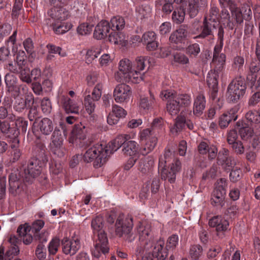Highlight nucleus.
I'll list each match as a JSON object with an SVG mask.
<instances>
[{"label": "nucleus", "instance_id": "nucleus-1", "mask_svg": "<svg viewBox=\"0 0 260 260\" xmlns=\"http://www.w3.org/2000/svg\"><path fill=\"white\" fill-rule=\"evenodd\" d=\"M44 165V162H41L39 159L33 158L29 160L22 174H20L18 170L12 172L9 179L10 191L13 193L19 192V189L23 186L24 182H30L32 179L38 176Z\"/></svg>", "mask_w": 260, "mask_h": 260}, {"label": "nucleus", "instance_id": "nucleus-2", "mask_svg": "<svg viewBox=\"0 0 260 260\" xmlns=\"http://www.w3.org/2000/svg\"><path fill=\"white\" fill-rule=\"evenodd\" d=\"M91 227L93 233L97 234L98 237L92 252L93 255L98 258L101 252L106 254L109 252L108 239L104 230L103 218L100 215L96 216L91 220Z\"/></svg>", "mask_w": 260, "mask_h": 260}, {"label": "nucleus", "instance_id": "nucleus-3", "mask_svg": "<svg viewBox=\"0 0 260 260\" xmlns=\"http://www.w3.org/2000/svg\"><path fill=\"white\" fill-rule=\"evenodd\" d=\"M136 231L144 250H150L159 240L154 241L151 224L148 221H140L136 226Z\"/></svg>", "mask_w": 260, "mask_h": 260}, {"label": "nucleus", "instance_id": "nucleus-4", "mask_svg": "<svg viewBox=\"0 0 260 260\" xmlns=\"http://www.w3.org/2000/svg\"><path fill=\"white\" fill-rule=\"evenodd\" d=\"M132 62L128 59L124 58L118 63V71L115 73L114 78L119 82H125L135 83V77Z\"/></svg>", "mask_w": 260, "mask_h": 260}, {"label": "nucleus", "instance_id": "nucleus-5", "mask_svg": "<svg viewBox=\"0 0 260 260\" xmlns=\"http://www.w3.org/2000/svg\"><path fill=\"white\" fill-rule=\"evenodd\" d=\"M170 151L166 152L165 154V160H159L158 169L161 171V178L165 180H168L170 183H174L176 180V175L181 170V162L178 160H175L167 169V157L170 153Z\"/></svg>", "mask_w": 260, "mask_h": 260}, {"label": "nucleus", "instance_id": "nucleus-6", "mask_svg": "<svg viewBox=\"0 0 260 260\" xmlns=\"http://www.w3.org/2000/svg\"><path fill=\"white\" fill-rule=\"evenodd\" d=\"M246 85L244 80L239 78L233 80L229 85L226 96L229 101L237 102L245 94Z\"/></svg>", "mask_w": 260, "mask_h": 260}, {"label": "nucleus", "instance_id": "nucleus-7", "mask_svg": "<svg viewBox=\"0 0 260 260\" xmlns=\"http://www.w3.org/2000/svg\"><path fill=\"white\" fill-rule=\"evenodd\" d=\"M87 128L84 125L80 123L74 125L71 134L69 142L76 144L80 147H84L87 145L86 138Z\"/></svg>", "mask_w": 260, "mask_h": 260}, {"label": "nucleus", "instance_id": "nucleus-8", "mask_svg": "<svg viewBox=\"0 0 260 260\" xmlns=\"http://www.w3.org/2000/svg\"><path fill=\"white\" fill-rule=\"evenodd\" d=\"M133 226V218L131 215L125 216L120 214L115 223V233L119 237L129 234Z\"/></svg>", "mask_w": 260, "mask_h": 260}, {"label": "nucleus", "instance_id": "nucleus-9", "mask_svg": "<svg viewBox=\"0 0 260 260\" xmlns=\"http://www.w3.org/2000/svg\"><path fill=\"white\" fill-rule=\"evenodd\" d=\"M226 180L221 178L217 182L216 186L212 195V204L215 206H222L224 205L226 188Z\"/></svg>", "mask_w": 260, "mask_h": 260}, {"label": "nucleus", "instance_id": "nucleus-10", "mask_svg": "<svg viewBox=\"0 0 260 260\" xmlns=\"http://www.w3.org/2000/svg\"><path fill=\"white\" fill-rule=\"evenodd\" d=\"M91 152L95 155V161L94 166L96 168L101 167L107 161L108 157L110 155V150L108 147H105L102 144H96L92 147Z\"/></svg>", "mask_w": 260, "mask_h": 260}, {"label": "nucleus", "instance_id": "nucleus-11", "mask_svg": "<svg viewBox=\"0 0 260 260\" xmlns=\"http://www.w3.org/2000/svg\"><path fill=\"white\" fill-rule=\"evenodd\" d=\"M50 149L51 152L59 157L63 156L66 150L63 144V138L59 131H54L51 138Z\"/></svg>", "mask_w": 260, "mask_h": 260}, {"label": "nucleus", "instance_id": "nucleus-12", "mask_svg": "<svg viewBox=\"0 0 260 260\" xmlns=\"http://www.w3.org/2000/svg\"><path fill=\"white\" fill-rule=\"evenodd\" d=\"M160 97L162 100H168L167 111L171 115H176L180 110L177 100L173 95V92L169 90H163L160 94Z\"/></svg>", "mask_w": 260, "mask_h": 260}, {"label": "nucleus", "instance_id": "nucleus-13", "mask_svg": "<svg viewBox=\"0 0 260 260\" xmlns=\"http://www.w3.org/2000/svg\"><path fill=\"white\" fill-rule=\"evenodd\" d=\"M131 88L125 84L117 85L113 91L114 100L117 103H127L132 97Z\"/></svg>", "mask_w": 260, "mask_h": 260}, {"label": "nucleus", "instance_id": "nucleus-14", "mask_svg": "<svg viewBox=\"0 0 260 260\" xmlns=\"http://www.w3.org/2000/svg\"><path fill=\"white\" fill-rule=\"evenodd\" d=\"M58 103L64 109L66 113L79 114L80 108L77 103L73 101L68 96L64 95H61L59 96Z\"/></svg>", "mask_w": 260, "mask_h": 260}, {"label": "nucleus", "instance_id": "nucleus-15", "mask_svg": "<svg viewBox=\"0 0 260 260\" xmlns=\"http://www.w3.org/2000/svg\"><path fill=\"white\" fill-rule=\"evenodd\" d=\"M146 58L145 56L137 57L133 64L134 74L135 77L133 78L135 79V83H138L144 79V74H142L141 72L143 71L146 66Z\"/></svg>", "mask_w": 260, "mask_h": 260}, {"label": "nucleus", "instance_id": "nucleus-16", "mask_svg": "<svg viewBox=\"0 0 260 260\" xmlns=\"http://www.w3.org/2000/svg\"><path fill=\"white\" fill-rule=\"evenodd\" d=\"M80 240L77 237H73L70 240H65L62 242V251L66 254L73 255L80 248Z\"/></svg>", "mask_w": 260, "mask_h": 260}, {"label": "nucleus", "instance_id": "nucleus-17", "mask_svg": "<svg viewBox=\"0 0 260 260\" xmlns=\"http://www.w3.org/2000/svg\"><path fill=\"white\" fill-rule=\"evenodd\" d=\"M110 29V25L108 21L102 20L95 26L93 36L98 40L104 39L109 33Z\"/></svg>", "mask_w": 260, "mask_h": 260}, {"label": "nucleus", "instance_id": "nucleus-18", "mask_svg": "<svg viewBox=\"0 0 260 260\" xmlns=\"http://www.w3.org/2000/svg\"><path fill=\"white\" fill-rule=\"evenodd\" d=\"M237 111L236 108L231 109L219 117L218 124L221 128L228 127L232 120L235 121L237 119Z\"/></svg>", "mask_w": 260, "mask_h": 260}, {"label": "nucleus", "instance_id": "nucleus-19", "mask_svg": "<svg viewBox=\"0 0 260 260\" xmlns=\"http://www.w3.org/2000/svg\"><path fill=\"white\" fill-rule=\"evenodd\" d=\"M210 226L215 228L217 232H224L227 230L229 223L228 221L221 216L212 217L209 221Z\"/></svg>", "mask_w": 260, "mask_h": 260}, {"label": "nucleus", "instance_id": "nucleus-20", "mask_svg": "<svg viewBox=\"0 0 260 260\" xmlns=\"http://www.w3.org/2000/svg\"><path fill=\"white\" fill-rule=\"evenodd\" d=\"M154 166V159L151 156L141 158L138 165V170L143 174H146L151 171Z\"/></svg>", "mask_w": 260, "mask_h": 260}, {"label": "nucleus", "instance_id": "nucleus-21", "mask_svg": "<svg viewBox=\"0 0 260 260\" xmlns=\"http://www.w3.org/2000/svg\"><path fill=\"white\" fill-rule=\"evenodd\" d=\"M109 41L111 43L119 45L122 47L126 46L128 43V37L120 31L111 32L109 35Z\"/></svg>", "mask_w": 260, "mask_h": 260}, {"label": "nucleus", "instance_id": "nucleus-22", "mask_svg": "<svg viewBox=\"0 0 260 260\" xmlns=\"http://www.w3.org/2000/svg\"><path fill=\"white\" fill-rule=\"evenodd\" d=\"M9 241L12 246L7 251L5 256V260H13L14 257L19 253V249L17 244L18 243V239L14 235L10 236Z\"/></svg>", "mask_w": 260, "mask_h": 260}, {"label": "nucleus", "instance_id": "nucleus-23", "mask_svg": "<svg viewBox=\"0 0 260 260\" xmlns=\"http://www.w3.org/2000/svg\"><path fill=\"white\" fill-rule=\"evenodd\" d=\"M206 107L205 97L203 94H199L194 99L193 107V114L196 116L203 114Z\"/></svg>", "mask_w": 260, "mask_h": 260}, {"label": "nucleus", "instance_id": "nucleus-24", "mask_svg": "<svg viewBox=\"0 0 260 260\" xmlns=\"http://www.w3.org/2000/svg\"><path fill=\"white\" fill-rule=\"evenodd\" d=\"M48 237V233L47 232L42 233L39 236V239L41 243L37 246L36 254L37 257L41 260L45 259L46 257V249L43 242H47Z\"/></svg>", "mask_w": 260, "mask_h": 260}, {"label": "nucleus", "instance_id": "nucleus-25", "mask_svg": "<svg viewBox=\"0 0 260 260\" xmlns=\"http://www.w3.org/2000/svg\"><path fill=\"white\" fill-rule=\"evenodd\" d=\"M245 118L254 128L255 134L260 135V115L258 111H249L246 114Z\"/></svg>", "mask_w": 260, "mask_h": 260}, {"label": "nucleus", "instance_id": "nucleus-26", "mask_svg": "<svg viewBox=\"0 0 260 260\" xmlns=\"http://www.w3.org/2000/svg\"><path fill=\"white\" fill-rule=\"evenodd\" d=\"M218 25L216 22H212L207 20L206 17L205 18L203 25L202 27V32L198 36L193 37L194 39L205 38L208 36L212 35V30Z\"/></svg>", "mask_w": 260, "mask_h": 260}, {"label": "nucleus", "instance_id": "nucleus-27", "mask_svg": "<svg viewBox=\"0 0 260 260\" xmlns=\"http://www.w3.org/2000/svg\"><path fill=\"white\" fill-rule=\"evenodd\" d=\"M30 231V226L26 224L20 225L17 231L20 238L26 245L29 244L32 241L33 238L32 235L29 233Z\"/></svg>", "mask_w": 260, "mask_h": 260}, {"label": "nucleus", "instance_id": "nucleus-28", "mask_svg": "<svg viewBox=\"0 0 260 260\" xmlns=\"http://www.w3.org/2000/svg\"><path fill=\"white\" fill-rule=\"evenodd\" d=\"M187 37V30L184 26H181L174 31L170 37L171 42L176 44L182 43Z\"/></svg>", "mask_w": 260, "mask_h": 260}, {"label": "nucleus", "instance_id": "nucleus-29", "mask_svg": "<svg viewBox=\"0 0 260 260\" xmlns=\"http://www.w3.org/2000/svg\"><path fill=\"white\" fill-rule=\"evenodd\" d=\"M38 127L42 134L49 135L53 131L54 125L51 120L48 118H44L39 121Z\"/></svg>", "mask_w": 260, "mask_h": 260}, {"label": "nucleus", "instance_id": "nucleus-30", "mask_svg": "<svg viewBox=\"0 0 260 260\" xmlns=\"http://www.w3.org/2000/svg\"><path fill=\"white\" fill-rule=\"evenodd\" d=\"M164 245V241L160 239L154 245L153 254L157 258V260H166V258L168 256V252L165 250H163Z\"/></svg>", "mask_w": 260, "mask_h": 260}, {"label": "nucleus", "instance_id": "nucleus-31", "mask_svg": "<svg viewBox=\"0 0 260 260\" xmlns=\"http://www.w3.org/2000/svg\"><path fill=\"white\" fill-rule=\"evenodd\" d=\"M239 133L241 139L244 141H250L251 139L255 140L256 138H252L255 134V130L253 127L252 128L243 125L239 129Z\"/></svg>", "mask_w": 260, "mask_h": 260}, {"label": "nucleus", "instance_id": "nucleus-32", "mask_svg": "<svg viewBox=\"0 0 260 260\" xmlns=\"http://www.w3.org/2000/svg\"><path fill=\"white\" fill-rule=\"evenodd\" d=\"M138 145L135 141H127L122 149L123 153L129 156H137Z\"/></svg>", "mask_w": 260, "mask_h": 260}, {"label": "nucleus", "instance_id": "nucleus-33", "mask_svg": "<svg viewBox=\"0 0 260 260\" xmlns=\"http://www.w3.org/2000/svg\"><path fill=\"white\" fill-rule=\"evenodd\" d=\"M49 15L54 20L61 21L68 16V12L62 8L54 7L49 12Z\"/></svg>", "mask_w": 260, "mask_h": 260}, {"label": "nucleus", "instance_id": "nucleus-34", "mask_svg": "<svg viewBox=\"0 0 260 260\" xmlns=\"http://www.w3.org/2000/svg\"><path fill=\"white\" fill-rule=\"evenodd\" d=\"M110 25L113 31H120L125 25V21L123 17L120 16L113 17L110 20Z\"/></svg>", "mask_w": 260, "mask_h": 260}, {"label": "nucleus", "instance_id": "nucleus-35", "mask_svg": "<svg viewBox=\"0 0 260 260\" xmlns=\"http://www.w3.org/2000/svg\"><path fill=\"white\" fill-rule=\"evenodd\" d=\"M186 121L185 112L182 111L180 115L176 119V123L170 129L171 133L174 135H177L184 126V122Z\"/></svg>", "mask_w": 260, "mask_h": 260}, {"label": "nucleus", "instance_id": "nucleus-36", "mask_svg": "<svg viewBox=\"0 0 260 260\" xmlns=\"http://www.w3.org/2000/svg\"><path fill=\"white\" fill-rule=\"evenodd\" d=\"M173 95L178 103L180 107H187L191 105V97L190 95L184 94H177L173 92Z\"/></svg>", "mask_w": 260, "mask_h": 260}, {"label": "nucleus", "instance_id": "nucleus-37", "mask_svg": "<svg viewBox=\"0 0 260 260\" xmlns=\"http://www.w3.org/2000/svg\"><path fill=\"white\" fill-rule=\"evenodd\" d=\"M102 47L100 46H94L88 49L85 56L86 63L88 64L92 63L102 52Z\"/></svg>", "mask_w": 260, "mask_h": 260}, {"label": "nucleus", "instance_id": "nucleus-38", "mask_svg": "<svg viewBox=\"0 0 260 260\" xmlns=\"http://www.w3.org/2000/svg\"><path fill=\"white\" fill-rule=\"evenodd\" d=\"M136 12L138 19L143 20L150 17L151 8L149 5H143L136 8Z\"/></svg>", "mask_w": 260, "mask_h": 260}, {"label": "nucleus", "instance_id": "nucleus-39", "mask_svg": "<svg viewBox=\"0 0 260 260\" xmlns=\"http://www.w3.org/2000/svg\"><path fill=\"white\" fill-rule=\"evenodd\" d=\"M225 55L221 53L220 55H213L212 60V66L214 67V69L217 70V72H222L225 62Z\"/></svg>", "mask_w": 260, "mask_h": 260}, {"label": "nucleus", "instance_id": "nucleus-40", "mask_svg": "<svg viewBox=\"0 0 260 260\" xmlns=\"http://www.w3.org/2000/svg\"><path fill=\"white\" fill-rule=\"evenodd\" d=\"M221 72H217V70H211L208 74L207 82L210 87H217L219 74Z\"/></svg>", "mask_w": 260, "mask_h": 260}, {"label": "nucleus", "instance_id": "nucleus-41", "mask_svg": "<svg viewBox=\"0 0 260 260\" xmlns=\"http://www.w3.org/2000/svg\"><path fill=\"white\" fill-rule=\"evenodd\" d=\"M157 143V138L156 136L152 137L148 140L145 146L141 150V153L143 155H146L151 152L155 147Z\"/></svg>", "mask_w": 260, "mask_h": 260}, {"label": "nucleus", "instance_id": "nucleus-42", "mask_svg": "<svg viewBox=\"0 0 260 260\" xmlns=\"http://www.w3.org/2000/svg\"><path fill=\"white\" fill-rule=\"evenodd\" d=\"M124 137L121 136H118L114 140L109 144L108 149L110 150V154L119 149L122 145H124Z\"/></svg>", "mask_w": 260, "mask_h": 260}, {"label": "nucleus", "instance_id": "nucleus-43", "mask_svg": "<svg viewBox=\"0 0 260 260\" xmlns=\"http://www.w3.org/2000/svg\"><path fill=\"white\" fill-rule=\"evenodd\" d=\"M72 26L70 23L55 22L53 24L54 31L57 34H62L69 31Z\"/></svg>", "mask_w": 260, "mask_h": 260}, {"label": "nucleus", "instance_id": "nucleus-44", "mask_svg": "<svg viewBox=\"0 0 260 260\" xmlns=\"http://www.w3.org/2000/svg\"><path fill=\"white\" fill-rule=\"evenodd\" d=\"M7 90L13 96L16 98L25 94L27 89L25 86H21L17 84Z\"/></svg>", "mask_w": 260, "mask_h": 260}, {"label": "nucleus", "instance_id": "nucleus-45", "mask_svg": "<svg viewBox=\"0 0 260 260\" xmlns=\"http://www.w3.org/2000/svg\"><path fill=\"white\" fill-rule=\"evenodd\" d=\"M203 248L198 244L191 245L189 249V256L192 260H200L203 254Z\"/></svg>", "mask_w": 260, "mask_h": 260}, {"label": "nucleus", "instance_id": "nucleus-46", "mask_svg": "<svg viewBox=\"0 0 260 260\" xmlns=\"http://www.w3.org/2000/svg\"><path fill=\"white\" fill-rule=\"evenodd\" d=\"M95 101H93L90 94H88L84 97V105L85 110L89 115L94 112L95 108Z\"/></svg>", "mask_w": 260, "mask_h": 260}, {"label": "nucleus", "instance_id": "nucleus-47", "mask_svg": "<svg viewBox=\"0 0 260 260\" xmlns=\"http://www.w3.org/2000/svg\"><path fill=\"white\" fill-rule=\"evenodd\" d=\"M149 93L150 96V99L149 100H148L146 97H141L139 107L140 108L143 109V110H148L152 105V104L155 102V98L154 95H153L150 91L149 92Z\"/></svg>", "mask_w": 260, "mask_h": 260}, {"label": "nucleus", "instance_id": "nucleus-48", "mask_svg": "<svg viewBox=\"0 0 260 260\" xmlns=\"http://www.w3.org/2000/svg\"><path fill=\"white\" fill-rule=\"evenodd\" d=\"M15 60L18 66L22 69L26 63V56L25 52L23 50L18 51L16 54Z\"/></svg>", "mask_w": 260, "mask_h": 260}, {"label": "nucleus", "instance_id": "nucleus-49", "mask_svg": "<svg viewBox=\"0 0 260 260\" xmlns=\"http://www.w3.org/2000/svg\"><path fill=\"white\" fill-rule=\"evenodd\" d=\"M199 0H189L188 12L190 17H194L199 11Z\"/></svg>", "mask_w": 260, "mask_h": 260}, {"label": "nucleus", "instance_id": "nucleus-50", "mask_svg": "<svg viewBox=\"0 0 260 260\" xmlns=\"http://www.w3.org/2000/svg\"><path fill=\"white\" fill-rule=\"evenodd\" d=\"M93 27V24L83 23L78 27L77 31L81 35H86L91 33Z\"/></svg>", "mask_w": 260, "mask_h": 260}, {"label": "nucleus", "instance_id": "nucleus-51", "mask_svg": "<svg viewBox=\"0 0 260 260\" xmlns=\"http://www.w3.org/2000/svg\"><path fill=\"white\" fill-rule=\"evenodd\" d=\"M151 128L153 131L156 132V134L163 132L164 128L162 118H157L154 119L152 123Z\"/></svg>", "mask_w": 260, "mask_h": 260}, {"label": "nucleus", "instance_id": "nucleus-52", "mask_svg": "<svg viewBox=\"0 0 260 260\" xmlns=\"http://www.w3.org/2000/svg\"><path fill=\"white\" fill-rule=\"evenodd\" d=\"M185 12L183 9H179L175 10L172 15V19L174 22L176 23H182L185 17Z\"/></svg>", "mask_w": 260, "mask_h": 260}, {"label": "nucleus", "instance_id": "nucleus-53", "mask_svg": "<svg viewBox=\"0 0 260 260\" xmlns=\"http://www.w3.org/2000/svg\"><path fill=\"white\" fill-rule=\"evenodd\" d=\"M179 238L177 235L170 236L166 243V248L168 250H173L178 244Z\"/></svg>", "mask_w": 260, "mask_h": 260}, {"label": "nucleus", "instance_id": "nucleus-54", "mask_svg": "<svg viewBox=\"0 0 260 260\" xmlns=\"http://www.w3.org/2000/svg\"><path fill=\"white\" fill-rule=\"evenodd\" d=\"M18 146V145L14 143H13L11 146L12 148L11 152V161L13 162L18 160L22 154L21 150L17 148Z\"/></svg>", "mask_w": 260, "mask_h": 260}, {"label": "nucleus", "instance_id": "nucleus-55", "mask_svg": "<svg viewBox=\"0 0 260 260\" xmlns=\"http://www.w3.org/2000/svg\"><path fill=\"white\" fill-rule=\"evenodd\" d=\"M20 78L21 80L27 83H30L31 82V73L29 69L28 68H23L20 71Z\"/></svg>", "mask_w": 260, "mask_h": 260}, {"label": "nucleus", "instance_id": "nucleus-56", "mask_svg": "<svg viewBox=\"0 0 260 260\" xmlns=\"http://www.w3.org/2000/svg\"><path fill=\"white\" fill-rule=\"evenodd\" d=\"M62 167L61 163L57 160H53L50 165V173L53 175H58L61 172Z\"/></svg>", "mask_w": 260, "mask_h": 260}, {"label": "nucleus", "instance_id": "nucleus-57", "mask_svg": "<svg viewBox=\"0 0 260 260\" xmlns=\"http://www.w3.org/2000/svg\"><path fill=\"white\" fill-rule=\"evenodd\" d=\"M200 47L198 44L194 43L186 48V53L190 56H196L200 52Z\"/></svg>", "mask_w": 260, "mask_h": 260}, {"label": "nucleus", "instance_id": "nucleus-58", "mask_svg": "<svg viewBox=\"0 0 260 260\" xmlns=\"http://www.w3.org/2000/svg\"><path fill=\"white\" fill-rule=\"evenodd\" d=\"M183 0H164L162 11L166 13H171L173 10L172 4L174 2L181 3Z\"/></svg>", "mask_w": 260, "mask_h": 260}, {"label": "nucleus", "instance_id": "nucleus-59", "mask_svg": "<svg viewBox=\"0 0 260 260\" xmlns=\"http://www.w3.org/2000/svg\"><path fill=\"white\" fill-rule=\"evenodd\" d=\"M112 113L119 118L125 117L127 114L126 111L117 105H113Z\"/></svg>", "mask_w": 260, "mask_h": 260}, {"label": "nucleus", "instance_id": "nucleus-60", "mask_svg": "<svg viewBox=\"0 0 260 260\" xmlns=\"http://www.w3.org/2000/svg\"><path fill=\"white\" fill-rule=\"evenodd\" d=\"M102 89L103 85L101 83H98L95 85L92 92L91 98L93 101H98L100 99L102 95Z\"/></svg>", "mask_w": 260, "mask_h": 260}, {"label": "nucleus", "instance_id": "nucleus-61", "mask_svg": "<svg viewBox=\"0 0 260 260\" xmlns=\"http://www.w3.org/2000/svg\"><path fill=\"white\" fill-rule=\"evenodd\" d=\"M156 132L149 128H146L143 130L140 133V138L141 140H149L152 137L156 136Z\"/></svg>", "mask_w": 260, "mask_h": 260}, {"label": "nucleus", "instance_id": "nucleus-62", "mask_svg": "<svg viewBox=\"0 0 260 260\" xmlns=\"http://www.w3.org/2000/svg\"><path fill=\"white\" fill-rule=\"evenodd\" d=\"M59 245L60 241L59 239H53L49 244L48 250L49 253L52 254H55L58 250Z\"/></svg>", "mask_w": 260, "mask_h": 260}, {"label": "nucleus", "instance_id": "nucleus-63", "mask_svg": "<svg viewBox=\"0 0 260 260\" xmlns=\"http://www.w3.org/2000/svg\"><path fill=\"white\" fill-rule=\"evenodd\" d=\"M7 90L17 84L16 77L11 74H7L5 78Z\"/></svg>", "mask_w": 260, "mask_h": 260}, {"label": "nucleus", "instance_id": "nucleus-64", "mask_svg": "<svg viewBox=\"0 0 260 260\" xmlns=\"http://www.w3.org/2000/svg\"><path fill=\"white\" fill-rule=\"evenodd\" d=\"M41 108L44 113L47 114L50 113L52 106L49 99L45 98L42 100Z\"/></svg>", "mask_w": 260, "mask_h": 260}]
</instances>
